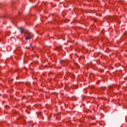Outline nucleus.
<instances>
[{"instance_id": "nucleus-1", "label": "nucleus", "mask_w": 127, "mask_h": 127, "mask_svg": "<svg viewBox=\"0 0 127 127\" xmlns=\"http://www.w3.org/2000/svg\"><path fill=\"white\" fill-rule=\"evenodd\" d=\"M26 33H27L29 36L28 37H25V40H30V39H31V38H32V36H31L32 34H31L27 31L26 32Z\"/></svg>"}, {"instance_id": "nucleus-2", "label": "nucleus", "mask_w": 127, "mask_h": 127, "mask_svg": "<svg viewBox=\"0 0 127 127\" xmlns=\"http://www.w3.org/2000/svg\"><path fill=\"white\" fill-rule=\"evenodd\" d=\"M20 30L21 33H23L25 31V30L22 27L20 28Z\"/></svg>"}, {"instance_id": "nucleus-3", "label": "nucleus", "mask_w": 127, "mask_h": 127, "mask_svg": "<svg viewBox=\"0 0 127 127\" xmlns=\"http://www.w3.org/2000/svg\"><path fill=\"white\" fill-rule=\"evenodd\" d=\"M111 19H114L116 20V19L117 18V16H111L110 17Z\"/></svg>"}, {"instance_id": "nucleus-4", "label": "nucleus", "mask_w": 127, "mask_h": 127, "mask_svg": "<svg viewBox=\"0 0 127 127\" xmlns=\"http://www.w3.org/2000/svg\"><path fill=\"white\" fill-rule=\"evenodd\" d=\"M69 76H70V77L71 78H72V77H73L74 75L73 74V73H70V74H69Z\"/></svg>"}, {"instance_id": "nucleus-5", "label": "nucleus", "mask_w": 127, "mask_h": 127, "mask_svg": "<svg viewBox=\"0 0 127 127\" xmlns=\"http://www.w3.org/2000/svg\"><path fill=\"white\" fill-rule=\"evenodd\" d=\"M99 71H100V72H104V70H103L102 69H99Z\"/></svg>"}, {"instance_id": "nucleus-6", "label": "nucleus", "mask_w": 127, "mask_h": 127, "mask_svg": "<svg viewBox=\"0 0 127 127\" xmlns=\"http://www.w3.org/2000/svg\"><path fill=\"white\" fill-rule=\"evenodd\" d=\"M60 63H62V62L64 63V60H62L60 61Z\"/></svg>"}, {"instance_id": "nucleus-7", "label": "nucleus", "mask_w": 127, "mask_h": 127, "mask_svg": "<svg viewBox=\"0 0 127 127\" xmlns=\"http://www.w3.org/2000/svg\"><path fill=\"white\" fill-rule=\"evenodd\" d=\"M30 47H32V48H33V46L32 45V44H30Z\"/></svg>"}, {"instance_id": "nucleus-8", "label": "nucleus", "mask_w": 127, "mask_h": 127, "mask_svg": "<svg viewBox=\"0 0 127 127\" xmlns=\"http://www.w3.org/2000/svg\"><path fill=\"white\" fill-rule=\"evenodd\" d=\"M26 85H28V84H30V83H29V82H27L26 83Z\"/></svg>"}, {"instance_id": "nucleus-9", "label": "nucleus", "mask_w": 127, "mask_h": 127, "mask_svg": "<svg viewBox=\"0 0 127 127\" xmlns=\"http://www.w3.org/2000/svg\"><path fill=\"white\" fill-rule=\"evenodd\" d=\"M75 65H76V66H77V67H79V65H78V64H76Z\"/></svg>"}, {"instance_id": "nucleus-10", "label": "nucleus", "mask_w": 127, "mask_h": 127, "mask_svg": "<svg viewBox=\"0 0 127 127\" xmlns=\"http://www.w3.org/2000/svg\"><path fill=\"white\" fill-rule=\"evenodd\" d=\"M25 48H27V49H29V47H26Z\"/></svg>"}, {"instance_id": "nucleus-11", "label": "nucleus", "mask_w": 127, "mask_h": 127, "mask_svg": "<svg viewBox=\"0 0 127 127\" xmlns=\"http://www.w3.org/2000/svg\"><path fill=\"white\" fill-rule=\"evenodd\" d=\"M106 19H108V17H106Z\"/></svg>"}, {"instance_id": "nucleus-12", "label": "nucleus", "mask_w": 127, "mask_h": 127, "mask_svg": "<svg viewBox=\"0 0 127 127\" xmlns=\"http://www.w3.org/2000/svg\"><path fill=\"white\" fill-rule=\"evenodd\" d=\"M61 47H60V49H61Z\"/></svg>"}, {"instance_id": "nucleus-13", "label": "nucleus", "mask_w": 127, "mask_h": 127, "mask_svg": "<svg viewBox=\"0 0 127 127\" xmlns=\"http://www.w3.org/2000/svg\"><path fill=\"white\" fill-rule=\"evenodd\" d=\"M28 127H30V126H28Z\"/></svg>"}]
</instances>
